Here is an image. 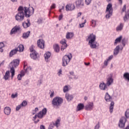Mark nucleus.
<instances>
[{
    "label": "nucleus",
    "mask_w": 129,
    "mask_h": 129,
    "mask_svg": "<svg viewBox=\"0 0 129 129\" xmlns=\"http://www.w3.org/2000/svg\"><path fill=\"white\" fill-rule=\"evenodd\" d=\"M93 106H94L93 102H89L88 103V104L85 106V109L86 110H92V109H93Z\"/></svg>",
    "instance_id": "nucleus-14"
},
{
    "label": "nucleus",
    "mask_w": 129,
    "mask_h": 129,
    "mask_svg": "<svg viewBox=\"0 0 129 129\" xmlns=\"http://www.w3.org/2000/svg\"><path fill=\"white\" fill-rule=\"evenodd\" d=\"M30 33H31V32L27 31V32L23 33L22 35V38H23V39H28V38H29V36H30Z\"/></svg>",
    "instance_id": "nucleus-34"
},
{
    "label": "nucleus",
    "mask_w": 129,
    "mask_h": 129,
    "mask_svg": "<svg viewBox=\"0 0 129 129\" xmlns=\"http://www.w3.org/2000/svg\"><path fill=\"white\" fill-rule=\"evenodd\" d=\"M63 91L64 93H66V92H68V91H69V88H68V86L66 85L63 87Z\"/></svg>",
    "instance_id": "nucleus-41"
},
{
    "label": "nucleus",
    "mask_w": 129,
    "mask_h": 129,
    "mask_svg": "<svg viewBox=\"0 0 129 129\" xmlns=\"http://www.w3.org/2000/svg\"><path fill=\"white\" fill-rule=\"evenodd\" d=\"M74 36V34L72 32H68L66 35L67 39H71V38H73Z\"/></svg>",
    "instance_id": "nucleus-36"
},
{
    "label": "nucleus",
    "mask_w": 129,
    "mask_h": 129,
    "mask_svg": "<svg viewBox=\"0 0 129 129\" xmlns=\"http://www.w3.org/2000/svg\"><path fill=\"white\" fill-rule=\"evenodd\" d=\"M47 114V108H44L41 111H39L37 114L38 118H43L44 115Z\"/></svg>",
    "instance_id": "nucleus-9"
},
{
    "label": "nucleus",
    "mask_w": 129,
    "mask_h": 129,
    "mask_svg": "<svg viewBox=\"0 0 129 129\" xmlns=\"http://www.w3.org/2000/svg\"><path fill=\"white\" fill-rule=\"evenodd\" d=\"M4 47H5V44L3 42H0V52H4V49H3Z\"/></svg>",
    "instance_id": "nucleus-42"
},
{
    "label": "nucleus",
    "mask_w": 129,
    "mask_h": 129,
    "mask_svg": "<svg viewBox=\"0 0 129 129\" xmlns=\"http://www.w3.org/2000/svg\"><path fill=\"white\" fill-rule=\"evenodd\" d=\"M10 78V71H7L6 72L5 75L4 76V79L5 80H8Z\"/></svg>",
    "instance_id": "nucleus-40"
},
{
    "label": "nucleus",
    "mask_w": 129,
    "mask_h": 129,
    "mask_svg": "<svg viewBox=\"0 0 129 129\" xmlns=\"http://www.w3.org/2000/svg\"><path fill=\"white\" fill-rule=\"evenodd\" d=\"M20 31H21V27H20L19 25H16L12 29L10 32V35H14V34L18 33V32H20Z\"/></svg>",
    "instance_id": "nucleus-10"
},
{
    "label": "nucleus",
    "mask_w": 129,
    "mask_h": 129,
    "mask_svg": "<svg viewBox=\"0 0 129 129\" xmlns=\"http://www.w3.org/2000/svg\"><path fill=\"white\" fill-rule=\"evenodd\" d=\"M63 103V98L60 97H54L51 102V104L53 107H56V108H59Z\"/></svg>",
    "instance_id": "nucleus-2"
},
{
    "label": "nucleus",
    "mask_w": 129,
    "mask_h": 129,
    "mask_svg": "<svg viewBox=\"0 0 129 129\" xmlns=\"http://www.w3.org/2000/svg\"><path fill=\"white\" fill-rule=\"evenodd\" d=\"M123 49V47H121L120 48L119 45H117V46H116V47L114 49V51H113L114 56H116L118 55V53H119V50H120L121 51H122Z\"/></svg>",
    "instance_id": "nucleus-13"
},
{
    "label": "nucleus",
    "mask_w": 129,
    "mask_h": 129,
    "mask_svg": "<svg viewBox=\"0 0 129 129\" xmlns=\"http://www.w3.org/2000/svg\"><path fill=\"white\" fill-rule=\"evenodd\" d=\"M126 10V5H124V6L123 7L122 9V13H124V12H125V10Z\"/></svg>",
    "instance_id": "nucleus-55"
},
{
    "label": "nucleus",
    "mask_w": 129,
    "mask_h": 129,
    "mask_svg": "<svg viewBox=\"0 0 129 129\" xmlns=\"http://www.w3.org/2000/svg\"><path fill=\"white\" fill-rule=\"evenodd\" d=\"M91 1L92 0H85L86 5H87V6L90 5V4L91 3Z\"/></svg>",
    "instance_id": "nucleus-52"
},
{
    "label": "nucleus",
    "mask_w": 129,
    "mask_h": 129,
    "mask_svg": "<svg viewBox=\"0 0 129 129\" xmlns=\"http://www.w3.org/2000/svg\"><path fill=\"white\" fill-rule=\"evenodd\" d=\"M29 85V81H26L25 83H24V85L25 86H27V85Z\"/></svg>",
    "instance_id": "nucleus-62"
},
{
    "label": "nucleus",
    "mask_w": 129,
    "mask_h": 129,
    "mask_svg": "<svg viewBox=\"0 0 129 129\" xmlns=\"http://www.w3.org/2000/svg\"><path fill=\"white\" fill-rule=\"evenodd\" d=\"M72 59V55L70 54V56L68 55H66L62 57V66L65 67L69 64V62H70V60Z\"/></svg>",
    "instance_id": "nucleus-6"
},
{
    "label": "nucleus",
    "mask_w": 129,
    "mask_h": 129,
    "mask_svg": "<svg viewBox=\"0 0 129 129\" xmlns=\"http://www.w3.org/2000/svg\"><path fill=\"white\" fill-rule=\"evenodd\" d=\"M112 99V97L110 96L108 93H106L105 95V100L107 102H109V101H111Z\"/></svg>",
    "instance_id": "nucleus-21"
},
{
    "label": "nucleus",
    "mask_w": 129,
    "mask_h": 129,
    "mask_svg": "<svg viewBox=\"0 0 129 129\" xmlns=\"http://www.w3.org/2000/svg\"><path fill=\"white\" fill-rule=\"evenodd\" d=\"M37 55L38 53H37V51H35L30 53V57L31 59H33V60H36L37 58H38Z\"/></svg>",
    "instance_id": "nucleus-23"
},
{
    "label": "nucleus",
    "mask_w": 129,
    "mask_h": 129,
    "mask_svg": "<svg viewBox=\"0 0 129 129\" xmlns=\"http://www.w3.org/2000/svg\"><path fill=\"white\" fill-rule=\"evenodd\" d=\"M42 81H41V80H38V82H37L38 86H41V84H42Z\"/></svg>",
    "instance_id": "nucleus-57"
},
{
    "label": "nucleus",
    "mask_w": 129,
    "mask_h": 129,
    "mask_svg": "<svg viewBox=\"0 0 129 129\" xmlns=\"http://www.w3.org/2000/svg\"><path fill=\"white\" fill-rule=\"evenodd\" d=\"M24 69L25 73H29V70H32V67H28V66L26 64V63H24Z\"/></svg>",
    "instance_id": "nucleus-26"
},
{
    "label": "nucleus",
    "mask_w": 129,
    "mask_h": 129,
    "mask_svg": "<svg viewBox=\"0 0 129 129\" xmlns=\"http://www.w3.org/2000/svg\"><path fill=\"white\" fill-rule=\"evenodd\" d=\"M18 12H24V8L23 6H20L18 9Z\"/></svg>",
    "instance_id": "nucleus-50"
},
{
    "label": "nucleus",
    "mask_w": 129,
    "mask_h": 129,
    "mask_svg": "<svg viewBox=\"0 0 129 129\" xmlns=\"http://www.w3.org/2000/svg\"><path fill=\"white\" fill-rule=\"evenodd\" d=\"M56 8V4H53L50 7V10H53V9H55Z\"/></svg>",
    "instance_id": "nucleus-56"
},
{
    "label": "nucleus",
    "mask_w": 129,
    "mask_h": 129,
    "mask_svg": "<svg viewBox=\"0 0 129 129\" xmlns=\"http://www.w3.org/2000/svg\"><path fill=\"white\" fill-rule=\"evenodd\" d=\"M83 108H84V104L80 103L77 107V111H80V110H82V109H83Z\"/></svg>",
    "instance_id": "nucleus-32"
},
{
    "label": "nucleus",
    "mask_w": 129,
    "mask_h": 129,
    "mask_svg": "<svg viewBox=\"0 0 129 129\" xmlns=\"http://www.w3.org/2000/svg\"><path fill=\"white\" fill-rule=\"evenodd\" d=\"M37 46L40 49L45 48V41L43 39H40L37 41Z\"/></svg>",
    "instance_id": "nucleus-12"
},
{
    "label": "nucleus",
    "mask_w": 129,
    "mask_h": 129,
    "mask_svg": "<svg viewBox=\"0 0 129 129\" xmlns=\"http://www.w3.org/2000/svg\"><path fill=\"white\" fill-rule=\"evenodd\" d=\"M122 39V36H120L119 37H117L115 40L114 43V46H116L117 45V43H120L121 42V40Z\"/></svg>",
    "instance_id": "nucleus-28"
},
{
    "label": "nucleus",
    "mask_w": 129,
    "mask_h": 129,
    "mask_svg": "<svg viewBox=\"0 0 129 129\" xmlns=\"http://www.w3.org/2000/svg\"><path fill=\"white\" fill-rule=\"evenodd\" d=\"M19 64H20V60L17 59L13 60V61L10 63V67H11L10 72L12 78L15 76V68L19 66Z\"/></svg>",
    "instance_id": "nucleus-3"
},
{
    "label": "nucleus",
    "mask_w": 129,
    "mask_h": 129,
    "mask_svg": "<svg viewBox=\"0 0 129 129\" xmlns=\"http://www.w3.org/2000/svg\"><path fill=\"white\" fill-rule=\"evenodd\" d=\"M104 64L105 65V66H107V64H108V60H106L104 61Z\"/></svg>",
    "instance_id": "nucleus-60"
},
{
    "label": "nucleus",
    "mask_w": 129,
    "mask_h": 129,
    "mask_svg": "<svg viewBox=\"0 0 129 129\" xmlns=\"http://www.w3.org/2000/svg\"><path fill=\"white\" fill-rule=\"evenodd\" d=\"M39 110V108H38V107H36L35 108L34 110H32V114L33 115H35V113H37V111H38Z\"/></svg>",
    "instance_id": "nucleus-48"
},
{
    "label": "nucleus",
    "mask_w": 129,
    "mask_h": 129,
    "mask_svg": "<svg viewBox=\"0 0 129 129\" xmlns=\"http://www.w3.org/2000/svg\"><path fill=\"white\" fill-rule=\"evenodd\" d=\"M25 74H26L25 71H22L20 72V74H19L17 76L18 80H22V77H24V76H25Z\"/></svg>",
    "instance_id": "nucleus-27"
},
{
    "label": "nucleus",
    "mask_w": 129,
    "mask_h": 129,
    "mask_svg": "<svg viewBox=\"0 0 129 129\" xmlns=\"http://www.w3.org/2000/svg\"><path fill=\"white\" fill-rule=\"evenodd\" d=\"M122 29H123V24L120 23V24L118 25L116 28V31H117V32H119L120 31H122Z\"/></svg>",
    "instance_id": "nucleus-30"
},
{
    "label": "nucleus",
    "mask_w": 129,
    "mask_h": 129,
    "mask_svg": "<svg viewBox=\"0 0 129 129\" xmlns=\"http://www.w3.org/2000/svg\"><path fill=\"white\" fill-rule=\"evenodd\" d=\"M40 129H45V126L44 125H41L40 126Z\"/></svg>",
    "instance_id": "nucleus-63"
},
{
    "label": "nucleus",
    "mask_w": 129,
    "mask_h": 129,
    "mask_svg": "<svg viewBox=\"0 0 129 129\" xmlns=\"http://www.w3.org/2000/svg\"><path fill=\"white\" fill-rule=\"evenodd\" d=\"M12 98H16V97H18V93H16L15 94H12L11 95Z\"/></svg>",
    "instance_id": "nucleus-51"
},
{
    "label": "nucleus",
    "mask_w": 129,
    "mask_h": 129,
    "mask_svg": "<svg viewBox=\"0 0 129 129\" xmlns=\"http://www.w3.org/2000/svg\"><path fill=\"white\" fill-rule=\"evenodd\" d=\"M66 98L68 100V101H71V100L73 99L74 97L73 95L67 93L66 94Z\"/></svg>",
    "instance_id": "nucleus-29"
},
{
    "label": "nucleus",
    "mask_w": 129,
    "mask_h": 129,
    "mask_svg": "<svg viewBox=\"0 0 129 129\" xmlns=\"http://www.w3.org/2000/svg\"><path fill=\"white\" fill-rule=\"evenodd\" d=\"M112 58H113V55H111L108 57V58L107 59V61H109V60H111V59H112Z\"/></svg>",
    "instance_id": "nucleus-59"
},
{
    "label": "nucleus",
    "mask_w": 129,
    "mask_h": 129,
    "mask_svg": "<svg viewBox=\"0 0 129 129\" xmlns=\"http://www.w3.org/2000/svg\"><path fill=\"white\" fill-rule=\"evenodd\" d=\"M100 126H99V122H98L95 126L94 129H99Z\"/></svg>",
    "instance_id": "nucleus-58"
},
{
    "label": "nucleus",
    "mask_w": 129,
    "mask_h": 129,
    "mask_svg": "<svg viewBox=\"0 0 129 129\" xmlns=\"http://www.w3.org/2000/svg\"><path fill=\"white\" fill-rule=\"evenodd\" d=\"M127 20H129V10H127V11L125 12V15L124 17V22H126Z\"/></svg>",
    "instance_id": "nucleus-37"
},
{
    "label": "nucleus",
    "mask_w": 129,
    "mask_h": 129,
    "mask_svg": "<svg viewBox=\"0 0 129 129\" xmlns=\"http://www.w3.org/2000/svg\"><path fill=\"white\" fill-rule=\"evenodd\" d=\"M44 58L46 62H48L49 61V58L51 57V53L50 52H46L44 54Z\"/></svg>",
    "instance_id": "nucleus-25"
},
{
    "label": "nucleus",
    "mask_w": 129,
    "mask_h": 129,
    "mask_svg": "<svg viewBox=\"0 0 129 129\" xmlns=\"http://www.w3.org/2000/svg\"><path fill=\"white\" fill-rule=\"evenodd\" d=\"M28 104L27 101H23L22 103L20 104L21 106L23 107V106H26Z\"/></svg>",
    "instance_id": "nucleus-47"
},
{
    "label": "nucleus",
    "mask_w": 129,
    "mask_h": 129,
    "mask_svg": "<svg viewBox=\"0 0 129 129\" xmlns=\"http://www.w3.org/2000/svg\"><path fill=\"white\" fill-rule=\"evenodd\" d=\"M106 85L107 86H110L112 83H113V79L112 78V74H110L107 75L106 77Z\"/></svg>",
    "instance_id": "nucleus-8"
},
{
    "label": "nucleus",
    "mask_w": 129,
    "mask_h": 129,
    "mask_svg": "<svg viewBox=\"0 0 129 129\" xmlns=\"http://www.w3.org/2000/svg\"><path fill=\"white\" fill-rule=\"evenodd\" d=\"M87 41L91 49H96L97 48V42L96 41V35L93 33H91L88 36Z\"/></svg>",
    "instance_id": "nucleus-1"
},
{
    "label": "nucleus",
    "mask_w": 129,
    "mask_h": 129,
    "mask_svg": "<svg viewBox=\"0 0 129 129\" xmlns=\"http://www.w3.org/2000/svg\"><path fill=\"white\" fill-rule=\"evenodd\" d=\"M97 24V20L95 19H91L90 21V26L92 28H95Z\"/></svg>",
    "instance_id": "nucleus-22"
},
{
    "label": "nucleus",
    "mask_w": 129,
    "mask_h": 129,
    "mask_svg": "<svg viewBox=\"0 0 129 129\" xmlns=\"http://www.w3.org/2000/svg\"><path fill=\"white\" fill-rule=\"evenodd\" d=\"M54 96V92H52L50 95V97L52 98Z\"/></svg>",
    "instance_id": "nucleus-64"
},
{
    "label": "nucleus",
    "mask_w": 129,
    "mask_h": 129,
    "mask_svg": "<svg viewBox=\"0 0 129 129\" xmlns=\"http://www.w3.org/2000/svg\"><path fill=\"white\" fill-rule=\"evenodd\" d=\"M70 74L71 76H69V79H74V80H77V79H78L79 78L78 76L75 75V74H74V72L73 71L70 72ZM71 76H73V78H72Z\"/></svg>",
    "instance_id": "nucleus-18"
},
{
    "label": "nucleus",
    "mask_w": 129,
    "mask_h": 129,
    "mask_svg": "<svg viewBox=\"0 0 129 129\" xmlns=\"http://www.w3.org/2000/svg\"><path fill=\"white\" fill-rule=\"evenodd\" d=\"M62 18H63V15H59V16L58 17L59 21H61L62 20Z\"/></svg>",
    "instance_id": "nucleus-61"
},
{
    "label": "nucleus",
    "mask_w": 129,
    "mask_h": 129,
    "mask_svg": "<svg viewBox=\"0 0 129 129\" xmlns=\"http://www.w3.org/2000/svg\"><path fill=\"white\" fill-rule=\"evenodd\" d=\"M64 9V6H61V7H60L59 10V13H62V12H63Z\"/></svg>",
    "instance_id": "nucleus-54"
},
{
    "label": "nucleus",
    "mask_w": 129,
    "mask_h": 129,
    "mask_svg": "<svg viewBox=\"0 0 129 129\" xmlns=\"http://www.w3.org/2000/svg\"><path fill=\"white\" fill-rule=\"evenodd\" d=\"M113 106H114V102L112 101L109 107V111L110 113H112V112L113 111Z\"/></svg>",
    "instance_id": "nucleus-35"
},
{
    "label": "nucleus",
    "mask_w": 129,
    "mask_h": 129,
    "mask_svg": "<svg viewBox=\"0 0 129 129\" xmlns=\"http://www.w3.org/2000/svg\"><path fill=\"white\" fill-rule=\"evenodd\" d=\"M30 51L31 53H33L34 52H36V50H34V45H32L29 48Z\"/></svg>",
    "instance_id": "nucleus-49"
},
{
    "label": "nucleus",
    "mask_w": 129,
    "mask_h": 129,
    "mask_svg": "<svg viewBox=\"0 0 129 129\" xmlns=\"http://www.w3.org/2000/svg\"><path fill=\"white\" fill-rule=\"evenodd\" d=\"M126 120V119L124 118V117H122L118 123V126L121 128H123V127H124V121Z\"/></svg>",
    "instance_id": "nucleus-15"
},
{
    "label": "nucleus",
    "mask_w": 129,
    "mask_h": 129,
    "mask_svg": "<svg viewBox=\"0 0 129 129\" xmlns=\"http://www.w3.org/2000/svg\"><path fill=\"white\" fill-rule=\"evenodd\" d=\"M22 107V106L20 105H18L16 108V111H19V109H21V108Z\"/></svg>",
    "instance_id": "nucleus-53"
},
{
    "label": "nucleus",
    "mask_w": 129,
    "mask_h": 129,
    "mask_svg": "<svg viewBox=\"0 0 129 129\" xmlns=\"http://www.w3.org/2000/svg\"><path fill=\"white\" fill-rule=\"evenodd\" d=\"M27 22H24L23 23V26L24 29H27V28H29L30 26H31V22H30V19H28L27 20Z\"/></svg>",
    "instance_id": "nucleus-19"
},
{
    "label": "nucleus",
    "mask_w": 129,
    "mask_h": 129,
    "mask_svg": "<svg viewBox=\"0 0 129 129\" xmlns=\"http://www.w3.org/2000/svg\"><path fill=\"white\" fill-rule=\"evenodd\" d=\"M112 4L109 3L107 5L106 9V13L107 14L105 16L106 19H109L112 16Z\"/></svg>",
    "instance_id": "nucleus-5"
},
{
    "label": "nucleus",
    "mask_w": 129,
    "mask_h": 129,
    "mask_svg": "<svg viewBox=\"0 0 129 129\" xmlns=\"http://www.w3.org/2000/svg\"><path fill=\"white\" fill-rule=\"evenodd\" d=\"M60 44H61V51H64L66 48H67V44H66V40L65 39H63L61 41H60Z\"/></svg>",
    "instance_id": "nucleus-17"
},
{
    "label": "nucleus",
    "mask_w": 129,
    "mask_h": 129,
    "mask_svg": "<svg viewBox=\"0 0 129 129\" xmlns=\"http://www.w3.org/2000/svg\"><path fill=\"white\" fill-rule=\"evenodd\" d=\"M107 85L104 83H101L99 85V88L101 90H107Z\"/></svg>",
    "instance_id": "nucleus-20"
},
{
    "label": "nucleus",
    "mask_w": 129,
    "mask_h": 129,
    "mask_svg": "<svg viewBox=\"0 0 129 129\" xmlns=\"http://www.w3.org/2000/svg\"><path fill=\"white\" fill-rule=\"evenodd\" d=\"M34 8L33 7H24V13L25 18H30L31 16L34 15Z\"/></svg>",
    "instance_id": "nucleus-4"
},
{
    "label": "nucleus",
    "mask_w": 129,
    "mask_h": 129,
    "mask_svg": "<svg viewBox=\"0 0 129 129\" xmlns=\"http://www.w3.org/2000/svg\"><path fill=\"white\" fill-rule=\"evenodd\" d=\"M76 8L77 9H82L84 7V2L83 0H78L75 2Z\"/></svg>",
    "instance_id": "nucleus-11"
},
{
    "label": "nucleus",
    "mask_w": 129,
    "mask_h": 129,
    "mask_svg": "<svg viewBox=\"0 0 129 129\" xmlns=\"http://www.w3.org/2000/svg\"><path fill=\"white\" fill-rule=\"evenodd\" d=\"M86 22H87V21L86 19H85L84 20V23H83L82 24H79L80 28H84V25H85V24H86Z\"/></svg>",
    "instance_id": "nucleus-46"
},
{
    "label": "nucleus",
    "mask_w": 129,
    "mask_h": 129,
    "mask_svg": "<svg viewBox=\"0 0 129 129\" xmlns=\"http://www.w3.org/2000/svg\"><path fill=\"white\" fill-rule=\"evenodd\" d=\"M17 52H18V50L16 49V48L12 50L9 54L10 57H13L14 55L17 54Z\"/></svg>",
    "instance_id": "nucleus-33"
},
{
    "label": "nucleus",
    "mask_w": 129,
    "mask_h": 129,
    "mask_svg": "<svg viewBox=\"0 0 129 129\" xmlns=\"http://www.w3.org/2000/svg\"><path fill=\"white\" fill-rule=\"evenodd\" d=\"M53 49L55 52L58 53V52H59V51L60 50V49L59 48V45H58L57 44L53 45Z\"/></svg>",
    "instance_id": "nucleus-39"
},
{
    "label": "nucleus",
    "mask_w": 129,
    "mask_h": 129,
    "mask_svg": "<svg viewBox=\"0 0 129 129\" xmlns=\"http://www.w3.org/2000/svg\"><path fill=\"white\" fill-rule=\"evenodd\" d=\"M11 108L10 107H6L4 108V113L6 115H10L11 114Z\"/></svg>",
    "instance_id": "nucleus-24"
},
{
    "label": "nucleus",
    "mask_w": 129,
    "mask_h": 129,
    "mask_svg": "<svg viewBox=\"0 0 129 129\" xmlns=\"http://www.w3.org/2000/svg\"><path fill=\"white\" fill-rule=\"evenodd\" d=\"M66 11H74L75 10V5L74 4H68L66 7Z\"/></svg>",
    "instance_id": "nucleus-16"
},
{
    "label": "nucleus",
    "mask_w": 129,
    "mask_h": 129,
    "mask_svg": "<svg viewBox=\"0 0 129 129\" xmlns=\"http://www.w3.org/2000/svg\"><path fill=\"white\" fill-rule=\"evenodd\" d=\"M37 23L40 25V24H42L43 23V18H39L38 19Z\"/></svg>",
    "instance_id": "nucleus-45"
},
{
    "label": "nucleus",
    "mask_w": 129,
    "mask_h": 129,
    "mask_svg": "<svg viewBox=\"0 0 129 129\" xmlns=\"http://www.w3.org/2000/svg\"><path fill=\"white\" fill-rule=\"evenodd\" d=\"M121 44L123 46V47H125V44H126V40H125V39H123L122 40H121Z\"/></svg>",
    "instance_id": "nucleus-44"
},
{
    "label": "nucleus",
    "mask_w": 129,
    "mask_h": 129,
    "mask_svg": "<svg viewBox=\"0 0 129 129\" xmlns=\"http://www.w3.org/2000/svg\"><path fill=\"white\" fill-rule=\"evenodd\" d=\"M16 49H17L18 52H23L24 51V45L23 44H20L19 45L18 47L15 48Z\"/></svg>",
    "instance_id": "nucleus-31"
},
{
    "label": "nucleus",
    "mask_w": 129,
    "mask_h": 129,
    "mask_svg": "<svg viewBox=\"0 0 129 129\" xmlns=\"http://www.w3.org/2000/svg\"><path fill=\"white\" fill-rule=\"evenodd\" d=\"M123 77L125 80H127L128 82H129V73H125L123 74Z\"/></svg>",
    "instance_id": "nucleus-38"
},
{
    "label": "nucleus",
    "mask_w": 129,
    "mask_h": 129,
    "mask_svg": "<svg viewBox=\"0 0 129 129\" xmlns=\"http://www.w3.org/2000/svg\"><path fill=\"white\" fill-rule=\"evenodd\" d=\"M60 124V119H57L55 123L54 124V125L55 126H56V127H58L59 126V125Z\"/></svg>",
    "instance_id": "nucleus-43"
},
{
    "label": "nucleus",
    "mask_w": 129,
    "mask_h": 129,
    "mask_svg": "<svg viewBox=\"0 0 129 129\" xmlns=\"http://www.w3.org/2000/svg\"><path fill=\"white\" fill-rule=\"evenodd\" d=\"M25 13L24 12H19L15 16V19L17 22H23L25 19Z\"/></svg>",
    "instance_id": "nucleus-7"
}]
</instances>
